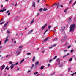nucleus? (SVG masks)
<instances>
[{
  "label": "nucleus",
  "mask_w": 76,
  "mask_h": 76,
  "mask_svg": "<svg viewBox=\"0 0 76 76\" xmlns=\"http://www.w3.org/2000/svg\"><path fill=\"white\" fill-rule=\"evenodd\" d=\"M75 24H72L70 26V30L69 31L72 32L74 31V30H75Z\"/></svg>",
  "instance_id": "1"
},
{
  "label": "nucleus",
  "mask_w": 76,
  "mask_h": 76,
  "mask_svg": "<svg viewBox=\"0 0 76 76\" xmlns=\"http://www.w3.org/2000/svg\"><path fill=\"white\" fill-rule=\"evenodd\" d=\"M57 5V7L56 9H58V8L59 7V6H60V3L59 2L57 3H55L52 5V6H54V7H56Z\"/></svg>",
  "instance_id": "2"
},
{
  "label": "nucleus",
  "mask_w": 76,
  "mask_h": 76,
  "mask_svg": "<svg viewBox=\"0 0 76 76\" xmlns=\"http://www.w3.org/2000/svg\"><path fill=\"white\" fill-rule=\"evenodd\" d=\"M60 58H58L56 59V61L58 62V65H60Z\"/></svg>",
  "instance_id": "3"
},
{
  "label": "nucleus",
  "mask_w": 76,
  "mask_h": 76,
  "mask_svg": "<svg viewBox=\"0 0 76 76\" xmlns=\"http://www.w3.org/2000/svg\"><path fill=\"white\" fill-rule=\"evenodd\" d=\"M72 18V17H69V19L68 20V22L69 23H70L72 22V20L71 19Z\"/></svg>",
  "instance_id": "4"
},
{
  "label": "nucleus",
  "mask_w": 76,
  "mask_h": 76,
  "mask_svg": "<svg viewBox=\"0 0 76 76\" xmlns=\"http://www.w3.org/2000/svg\"><path fill=\"white\" fill-rule=\"evenodd\" d=\"M47 24H45L41 28V30H44L45 28V27H46V26H47Z\"/></svg>",
  "instance_id": "5"
},
{
  "label": "nucleus",
  "mask_w": 76,
  "mask_h": 76,
  "mask_svg": "<svg viewBox=\"0 0 76 76\" xmlns=\"http://www.w3.org/2000/svg\"><path fill=\"white\" fill-rule=\"evenodd\" d=\"M66 39L67 37L66 36H65L61 40V41L62 42H64V41H66Z\"/></svg>",
  "instance_id": "6"
},
{
  "label": "nucleus",
  "mask_w": 76,
  "mask_h": 76,
  "mask_svg": "<svg viewBox=\"0 0 76 76\" xmlns=\"http://www.w3.org/2000/svg\"><path fill=\"white\" fill-rule=\"evenodd\" d=\"M65 29V26H62L61 28V32H63V31H64V30Z\"/></svg>",
  "instance_id": "7"
},
{
  "label": "nucleus",
  "mask_w": 76,
  "mask_h": 76,
  "mask_svg": "<svg viewBox=\"0 0 76 76\" xmlns=\"http://www.w3.org/2000/svg\"><path fill=\"white\" fill-rule=\"evenodd\" d=\"M20 50L19 49L17 50V51L16 52V53H18H18L17 54V56H18L20 54Z\"/></svg>",
  "instance_id": "8"
},
{
  "label": "nucleus",
  "mask_w": 76,
  "mask_h": 76,
  "mask_svg": "<svg viewBox=\"0 0 76 76\" xmlns=\"http://www.w3.org/2000/svg\"><path fill=\"white\" fill-rule=\"evenodd\" d=\"M15 65V64H12V65L10 67H11V69H12L14 67Z\"/></svg>",
  "instance_id": "9"
},
{
  "label": "nucleus",
  "mask_w": 76,
  "mask_h": 76,
  "mask_svg": "<svg viewBox=\"0 0 76 76\" xmlns=\"http://www.w3.org/2000/svg\"><path fill=\"white\" fill-rule=\"evenodd\" d=\"M4 67H5V65L3 64L1 67V70H2L4 69Z\"/></svg>",
  "instance_id": "10"
},
{
  "label": "nucleus",
  "mask_w": 76,
  "mask_h": 76,
  "mask_svg": "<svg viewBox=\"0 0 76 76\" xmlns=\"http://www.w3.org/2000/svg\"><path fill=\"white\" fill-rule=\"evenodd\" d=\"M34 31V30H32L28 32V34H31L32 32Z\"/></svg>",
  "instance_id": "11"
},
{
  "label": "nucleus",
  "mask_w": 76,
  "mask_h": 76,
  "mask_svg": "<svg viewBox=\"0 0 76 76\" xmlns=\"http://www.w3.org/2000/svg\"><path fill=\"white\" fill-rule=\"evenodd\" d=\"M35 2H34L33 3V5H32V7H35Z\"/></svg>",
  "instance_id": "12"
},
{
  "label": "nucleus",
  "mask_w": 76,
  "mask_h": 76,
  "mask_svg": "<svg viewBox=\"0 0 76 76\" xmlns=\"http://www.w3.org/2000/svg\"><path fill=\"white\" fill-rule=\"evenodd\" d=\"M58 39L57 38H56L54 39V41H58Z\"/></svg>",
  "instance_id": "13"
},
{
  "label": "nucleus",
  "mask_w": 76,
  "mask_h": 76,
  "mask_svg": "<svg viewBox=\"0 0 76 76\" xmlns=\"http://www.w3.org/2000/svg\"><path fill=\"white\" fill-rule=\"evenodd\" d=\"M6 9L3 10H0V12H4V11H6Z\"/></svg>",
  "instance_id": "14"
},
{
  "label": "nucleus",
  "mask_w": 76,
  "mask_h": 76,
  "mask_svg": "<svg viewBox=\"0 0 76 76\" xmlns=\"http://www.w3.org/2000/svg\"><path fill=\"white\" fill-rule=\"evenodd\" d=\"M34 18H33L32 20V21H31L30 23V24H32V23H34Z\"/></svg>",
  "instance_id": "15"
},
{
  "label": "nucleus",
  "mask_w": 76,
  "mask_h": 76,
  "mask_svg": "<svg viewBox=\"0 0 76 76\" xmlns=\"http://www.w3.org/2000/svg\"><path fill=\"white\" fill-rule=\"evenodd\" d=\"M51 25H49L48 26V29H50L51 28Z\"/></svg>",
  "instance_id": "16"
},
{
  "label": "nucleus",
  "mask_w": 76,
  "mask_h": 76,
  "mask_svg": "<svg viewBox=\"0 0 76 76\" xmlns=\"http://www.w3.org/2000/svg\"><path fill=\"white\" fill-rule=\"evenodd\" d=\"M8 24V22H7L4 26V27H6L7 26V25Z\"/></svg>",
  "instance_id": "17"
},
{
  "label": "nucleus",
  "mask_w": 76,
  "mask_h": 76,
  "mask_svg": "<svg viewBox=\"0 0 76 76\" xmlns=\"http://www.w3.org/2000/svg\"><path fill=\"white\" fill-rule=\"evenodd\" d=\"M9 41V39H7L4 41V44H6V42H7Z\"/></svg>",
  "instance_id": "18"
},
{
  "label": "nucleus",
  "mask_w": 76,
  "mask_h": 76,
  "mask_svg": "<svg viewBox=\"0 0 76 76\" xmlns=\"http://www.w3.org/2000/svg\"><path fill=\"white\" fill-rule=\"evenodd\" d=\"M35 57L34 56L32 60V61H35Z\"/></svg>",
  "instance_id": "19"
},
{
  "label": "nucleus",
  "mask_w": 76,
  "mask_h": 76,
  "mask_svg": "<svg viewBox=\"0 0 76 76\" xmlns=\"http://www.w3.org/2000/svg\"><path fill=\"white\" fill-rule=\"evenodd\" d=\"M6 69L7 70H9V68H8V66H7L5 69V70H6Z\"/></svg>",
  "instance_id": "20"
},
{
  "label": "nucleus",
  "mask_w": 76,
  "mask_h": 76,
  "mask_svg": "<svg viewBox=\"0 0 76 76\" xmlns=\"http://www.w3.org/2000/svg\"><path fill=\"white\" fill-rule=\"evenodd\" d=\"M48 10V9L47 8H44V9L43 10V11H46V10Z\"/></svg>",
  "instance_id": "21"
},
{
  "label": "nucleus",
  "mask_w": 76,
  "mask_h": 76,
  "mask_svg": "<svg viewBox=\"0 0 76 76\" xmlns=\"http://www.w3.org/2000/svg\"><path fill=\"white\" fill-rule=\"evenodd\" d=\"M68 44L69 43H68V42H66L65 45V47H66V46H67V45H68Z\"/></svg>",
  "instance_id": "22"
},
{
  "label": "nucleus",
  "mask_w": 76,
  "mask_h": 76,
  "mask_svg": "<svg viewBox=\"0 0 76 76\" xmlns=\"http://www.w3.org/2000/svg\"><path fill=\"white\" fill-rule=\"evenodd\" d=\"M39 11H40V12H41L42 11V8H40V9L39 10Z\"/></svg>",
  "instance_id": "23"
},
{
  "label": "nucleus",
  "mask_w": 76,
  "mask_h": 76,
  "mask_svg": "<svg viewBox=\"0 0 76 76\" xmlns=\"http://www.w3.org/2000/svg\"><path fill=\"white\" fill-rule=\"evenodd\" d=\"M48 38H46L44 40V41H47V40H48Z\"/></svg>",
  "instance_id": "24"
},
{
  "label": "nucleus",
  "mask_w": 76,
  "mask_h": 76,
  "mask_svg": "<svg viewBox=\"0 0 76 76\" xmlns=\"http://www.w3.org/2000/svg\"><path fill=\"white\" fill-rule=\"evenodd\" d=\"M38 64H39V61H37L36 62L35 64L36 65H37Z\"/></svg>",
  "instance_id": "25"
},
{
  "label": "nucleus",
  "mask_w": 76,
  "mask_h": 76,
  "mask_svg": "<svg viewBox=\"0 0 76 76\" xmlns=\"http://www.w3.org/2000/svg\"><path fill=\"white\" fill-rule=\"evenodd\" d=\"M25 60L24 59H23L20 62V63H22L23 61H24Z\"/></svg>",
  "instance_id": "26"
},
{
  "label": "nucleus",
  "mask_w": 76,
  "mask_h": 76,
  "mask_svg": "<svg viewBox=\"0 0 76 76\" xmlns=\"http://www.w3.org/2000/svg\"><path fill=\"white\" fill-rule=\"evenodd\" d=\"M75 74H76V72L75 73H73L72 74H71V75H72V76H73V75H75Z\"/></svg>",
  "instance_id": "27"
},
{
  "label": "nucleus",
  "mask_w": 76,
  "mask_h": 76,
  "mask_svg": "<svg viewBox=\"0 0 76 76\" xmlns=\"http://www.w3.org/2000/svg\"><path fill=\"white\" fill-rule=\"evenodd\" d=\"M57 57V56H55V57L53 58V60H55Z\"/></svg>",
  "instance_id": "28"
},
{
  "label": "nucleus",
  "mask_w": 76,
  "mask_h": 76,
  "mask_svg": "<svg viewBox=\"0 0 76 76\" xmlns=\"http://www.w3.org/2000/svg\"><path fill=\"white\" fill-rule=\"evenodd\" d=\"M76 4V1H75L74 3L72 5V6H75V4Z\"/></svg>",
  "instance_id": "29"
},
{
  "label": "nucleus",
  "mask_w": 76,
  "mask_h": 76,
  "mask_svg": "<svg viewBox=\"0 0 76 76\" xmlns=\"http://www.w3.org/2000/svg\"><path fill=\"white\" fill-rule=\"evenodd\" d=\"M4 22H5V21H4L3 22L0 23V25H2V24H3V23Z\"/></svg>",
  "instance_id": "30"
},
{
  "label": "nucleus",
  "mask_w": 76,
  "mask_h": 76,
  "mask_svg": "<svg viewBox=\"0 0 76 76\" xmlns=\"http://www.w3.org/2000/svg\"><path fill=\"white\" fill-rule=\"evenodd\" d=\"M37 73H38V72H35L34 73V75H37Z\"/></svg>",
  "instance_id": "31"
},
{
  "label": "nucleus",
  "mask_w": 76,
  "mask_h": 76,
  "mask_svg": "<svg viewBox=\"0 0 76 76\" xmlns=\"http://www.w3.org/2000/svg\"><path fill=\"white\" fill-rule=\"evenodd\" d=\"M72 60H73L72 58H70L69 60V61H72Z\"/></svg>",
  "instance_id": "32"
},
{
  "label": "nucleus",
  "mask_w": 76,
  "mask_h": 76,
  "mask_svg": "<svg viewBox=\"0 0 76 76\" xmlns=\"http://www.w3.org/2000/svg\"><path fill=\"white\" fill-rule=\"evenodd\" d=\"M67 57V55H66L63 56V58H65V57Z\"/></svg>",
  "instance_id": "33"
},
{
  "label": "nucleus",
  "mask_w": 76,
  "mask_h": 76,
  "mask_svg": "<svg viewBox=\"0 0 76 76\" xmlns=\"http://www.w3.org/2000/svg\"><path fill=\"white\" fill-rule=\"evenodd\" d=\"M71 46L70 45H69V46H68L67 47L68 48H70V47H71Z\"/></svg>",
  "instance_id": "34"
},
{
  "label": "nucleus",
  "mask_w": 76,
  "mask_h": 76,
  "mask_svg": "<svg viewBox=\"0 0 76 76\" xmlns=\"http://www.w3.org/2000/svg\"><path fill=\"white\" fill-rule=\"evenodd\" d=\"M52 61H53V59H50L49 60V62L51 63Z\"/></svg>",
  "instance_id": "35"
},
{
  "label": "nucleus",
  "mask_w": 76,
  "mask_h": 76,
  "mask_svg": "<svg viewBox=\"0 0 76 76\" xmlns=\"http://www.w3.org/2000/svg\"><path fill=\"white\" fill-rule=\"evenodd\" d=\"M70 70H71V68H69L68 69V72H70Z\"/></svg>",
  "instance_id": "36"
},
{
  "label": "nucleus",
  "mask_w": 76,
  "mask_h": 76,
  "mask_svg": "<svg viewBox=\"0 0 76 76\" xmlns=\"http://www.w3.org/2000/svg\"><path fill=\"white\" fill-rule=\"evenodd\" d=\"M41 69H44V66H42L40 68Z\"/></svg>",
  "instance_id": "37"
},
{
  "label": "nucleus",
  "mask_w": 76,
  "mask_h": 76,
  "mask_svg": "<svg viewBox=\"0 0 76 76\" xmlns=\"http://www.w3.org/2000/svg\"><path fill=\"white\" fill-rule=\"evenodd\" d=\"M22 47H23V46H20L19 47V48H22Z\"/></svg>",
  "instance_id": "38"
},
{
  "label": "nucleus",
  "mask_w": 76,
  "mask_h": 76,
  "mask_svg": "<svg viewBox=\"0 0 76 76\" xmlns=\"http://www.w3.org/2000/svg\"><path fill=\"white\" fill-rule=\"evenodd\" d=\"M2 31H5L6 30V28H2Z\"/></svg>",
  "instance_id": "39"
},
{
  "label": "nucleus",
  "mask_w": 76,
  "mask_h": 76,
  "mask_svg": "<svg viewBox=\"0 0 76 76\" xmlns=\"http://www.w3.org/2000/svg\"><path fill=\"white\" fill-rule=\"evenodd\" d=\"M9 12H10V10H8V11H7L6 12V14L8 13H9Z\"/></svg>",
  "instance_id": "40"
},
{
  "label": "nucleus",
  "mask_w": 76,
  "mask_h": 76,
  "mask_svg": "<svg viewBox=\"0 0 76 76\" xmlns=\"http://www.w3.org/2000/svg\"><path fill=\"white\" fill-rule=\"evenodd\" d=\"M63 64H61L59 66V67H62V66H63Z\"/></svg>",
  "instance_id": "41"
},
{
  "label": "nucleus",
  "mask_w": 76,
  "mask_h": 76,
  "mask_svg": "<svg viewBox=\"0 0 76 76\" xmlns=\"http://www.w3.org/2000/svg\"><path fill=\"white\" fill-rule=\"evenodd\" d=\"M74 51V50H71L70 52H71V53H73V52Z\"/></svg>",
  "instance_id": "42"
},
{
  "label": "nucleus",
  "mask_w": 76,
  "mask_h": 76,
  "mask_svg": "<svg viewBox=\"0 0 76 76\" xmlns=\"http://www.w3.org/2000/svg\"><path fill=\"white\" fill-rule=\"evenodd\" d=\"M13 63V62L11 61H10L9 62V64H12Z\"/></svg>",
  "instance_id": "43"
},
{
  "label": "nucleus",
  "mask_w": 76,
  "mask_h": 76,
  "mask_svg": "<svg viewBox=\"0 0 76 76\" xmlns=\"http://www.w3.org/2000/svg\"><path fill=\"white\" fill-rule=\"evenodd\" d=\"M53 48V46H51L49 48V49H51V48Z\"/></svg>",
  "instance_id": "44"
},
{
  "label": "nucleus",
  "mask_w": 76,
  "mask_h": 76,
  "mask_svg": "<svg viewBox=\"0 0 76 76\" xmlns=\"http://www.w3.org/2000/svg\"><path fill=\"white\" fill-rule=\"evenodd\" d=\"M37 66H38V65H35V66H34V67L35 68H36V67H37Z\"/></svg>",
  "instance_id": "45"
},
{
  "label": "nucleus",
  "mask_w": 76,
  "mask_h": 76,
  "mask_svg": "<svg viewBox=\"0 0 76 76\" xmlns=\"http://www.w3.org/2000/svg\"><path fill=\"white\" fill-rule=\"evenodd\" d=\"M74 20L75 22H76V17L74 18Z\"/></svg>",
  "instance_id": "46"
},
{
  "label": "nucleus",
  "mask_w": 76,
  "mask_h": 76,
  "mask_svg": "<svg viewBox=\"0 0 76 76\" xmlns=\"http://www.w3.org/2000/svg\"><path fill=\"white\" fill-rule=\"evenodd\" d=\"M31 54V53H27V55H30V54Z\"/></svg>",
  "instance_id": "47"
},
{
  "label": "nucleus",
  "mask_w": 76,
  "mask_h": 76,
  "mask_svg": "<svg viewBox=\"0 0 76 76\" xmlns=\"http://www.w3.org/2000/svg\"><path fill=\"white\" fill-rule=\"evenodd\" d=\"M3 18H2L0 21V22H2L3 21Z\"/></svg>",
  "instance_id": "48"
},
{
  "label": "nucleus",
  "mask_w": 76,
  "mask_h": 76,
  "mask_svg": "<svg viewBox=\"0 0 76 76\" xmlns=\"http://www.w3.org/2000/svg\"><path fill=\"white\" fill-rule=\"evenodd\" d=\"M67 51V50H64V52H66Z\"/></svg>",
  "instance_id": "49"
},
{
  "label": "nucleus",
  "mask_w": 76,
  "mask_h": 76,
  "mask_svg": "<svg viewBox=\"0 0 76 76\" xmlns=\"http://www.w3.org/2000/svg\"><path fill=\"white\" fill-rule=\"evenodd\" d=\"M29 72H31V71L29 70L27 72V73H29Z\"/></svg>",
  "instance_id": "50"
},
{
  "label": "nucleus",
  "mask_w": 76,
  "mask_h": 76,
  "mask_svg": "<svg viewBox=\"0 0 76 76\" xmlns=\"http://www.w3.org/2000/svg\"><path fill=\"white\" fill-rule=\"evenodd\" d=\"M54 74H55V72H54L53 74H51L50 75L51 76H52L53 75H54Z\"/></svg>",
  "instance_id": "51"
},
{
  "label": "nucleus",
  "mask_w": 76,
  "mask_h": 76,
  "mask_svg": "<svg viewBox=\"0 0 76 76\" xmlns=\"http://www.w3.org/2000/svg\"><path fill=\"white\" fill-rule=\"evenodd\" d=\"M7 33H9V34H10V32H9V30H7Z\"/></svg>",
  "instance_id": "52"
},
{
  "label": "nucleus",
  "mask_w": 76,
  "mask_h": 76,
  "mask_svg": "<svg viewBox=\"0 0 76 76\" xmlns=\"http://www.w3.org/2000/svg\"><path fill=\"white\" fill-rule=\"evenodd\" d=\"M45 50H43L41 52V53H44V52H45Z\"/></svg>",
  "instance_id": "53"
},
{
  "label": "nucleus",
  "mask_w": 76,
  "mask_h": 76,
  "mask_svg": "<svg viewBox=\"0 0 76 76\" xmlns=\"http://www.w3.org/2000/svg\"><path fill=\"white\" fill-rule=\"evenodd\" d=\"M10 12H9L8 13V16H10Z\"/></svg>",
  "instance_id": "54"
},
{
  "label": "nucleus",
  "mask_w": 76,
  "mask_h": 76,
  "mask_svg": "<svg viewBox=\"0 0 76 76\" xmlns=\"http://www.w3.org/2000/svg\"><path fill=\"white\" fill-rule=\"evenodd\" d=\"M56 45H57V44H54L53 45V47H55V46H56Z\"/></svg>",
  "instance_id": "55"
},
{
  "label": "nucleus",
  "mask_w": 76,
  "mask_h": 76,
  "mask_svg": "<svg viewBox=\"0 0 76 76\" xmlns=\"http://www.w3.org/2000/svg\"><path fill=\"white\" fill-rule=\"evenodd\" d=\"M51 66V65H50V64H48V67H49V66Z\"/></svg>",
  "instance_id": "56"
},
{
  "label": "nucleus",
  "mask_w": 76,
  "mask_h": 76,
  "mask_svg": "<svg viewBox=\"0 0 76 76\" xmlns=\"http://www.w3.org/2000/svg\"><path fill=\"white\" fill-rule=\"evenodd\" d=\"M39 15V13H37V15H36V16L37 17L38 16V15Z\"/></svg>",
  "instance_id": "57"
},
{
  "label": "nucleus",
  "mask_w": 76,
  "mask_h": 76,
  "mask_svg": "<svg viewBox=\"0 0 76 76\" xmlns=\"http://www.w3.org/2000/svg\"><path fill=\"white\" fill-rule=\"evenodd\" d=\"M34 64H32V65L31 67H34Z\"/></svg>",
  "instance_id": "58"
},
{
  "label": "nucleus",
  "mask_w": 76,
  "mask_h": 76,
  "mask_svg": "<svg viewBox=\"0 0 76 76\" xmlns=\"http://www.w3.org/2000/svg\"><path fill=\"white\" fill-rule=\"evenodd\" d=\"M72 3V0H71V1H70L69 4H70V3Z\"/></svg>",
  "instance_id": "59"
},
{
  "label": "nucleus",
  "mask_w": 76,
  "mask_h": 76,
  "mask_svg": "<svg viewBox=\"0 0 76 76\" xmlns=\"http://www.w3.org/2000/svg\"><path fill=\"white\" fill-rule=\"evenodd\" d=\"M8 37H9L8 36H7V37L5 38V39H7L8 38Z\"/></svg>",
  "instance_id": "60"
},
{
  "label": "nucleus",
  "mask_w": 76,
  "mask_h": 76,
  "mask_svg": "<svg viewBox=\"0 0 76 76\" xmlns=\"http://www.w3.org/2000/svg\"><path fill=\"white\" fill-rule=\"evenodd\" d=\"M14 44H15V43H16V41H15L14 42Z\"/></svg>",
  "instance_id": "61"
},
{
  "label": "nucleus",
  "mask_w": 76,
  "mask_h": 76,
  "mask_svg": "<svg viewBox=\"0 0 76 76\" xmlns=\"http://www.w3.org/2000/svg\"><path fill=\"white\" fill-rule=\"evenodd\" d=\"M17 71H18V70H19V68H18V69H17Z\"/></svg>",
  "instance_id": "62"
},
{
  "label": "nucleus",
  "mask_w": 76,
  "mask_h": 76,
  "mask_svg": "<svg viewBox=\"0 0 76 76\" xmlns=\"http://www.w3.org/2000/svg\"><path fill=\"white\" fill-rule=\"evenodd\" d=\"M2 48V46H1L0 47V50H1V48Z\"/></svg>",
  "instance_id": "63"
},
{
  "label": "nucleus",
  "mask_w": 76,
  "mask_h": 76,
  "mask_svg": "<svg viewBox=\"0 0 76 76\" xmlns=\"http://www.w3.org/2000/svg\"><path fill=\"white\" fill-rule=\"evenodd\" d=\"M63 7V5H61L60 6V7Z\"/></svg>",
  "instance_id": "64"
}]
</instances>
